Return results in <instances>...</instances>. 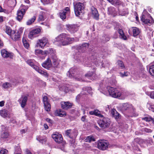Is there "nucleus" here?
<instances>
[{"mask_svg": "<svg viewBox=\"0 0 154 154\" xmlns=\"http://www.w3.org/2000/svg\"><path fill=\"white\" fill-rule=\"evenodd\" d=\"M8 151L4 149H2L0 151V154H6V153L8 152Z\"/></svg>", "mask_w": 154, "mask_h": 154, "instance_id": "680f3d73", "label": "nucleus"}, {"mask_svg": "<svg viewBox=\"0 0 154 154\" xmlns=\"http://www.w3.org/2000/svg\"><path fill=\"white\" fill-rule=\"evenodd\" d=\"M74 58L78 62H80L83 60V58L82 57L81 55L79 54H76L74 55Z\"/></svg>", "mask_w": 154, "mask_h": 154, "instance_id": "2f4dec72", "label": "nucleus"}, {"mask_svg": "<svg viewBox=\"0 0 154 154\" xmlns=\"http://www.w3.org/2000/svg\"><path fill=\"white\" fill-rule=\"evenodd\" d=\"M52 61V66L55 68H59L60 66L59 65V60L57 59L56 55L53 56L51 57Z\"/></svg>", "mask_w": 154, "mask_h": 154, "instance_id": "f3484780", "label": "nucleus"}, {"mask_svg": "<svg viewBox=\"0 0 154 154\" xmlns=\"http://www.w3.org/2000/svg\"><path fill=\"white\" fill-rule=\"evenodd\" d=\"M36 19V17L35 16H33V17L28 20L27 22H26V24L28 25H29L32 24L34 22L35 20Z\"/></svg>", "mask_w": 154, "mask_h": 154, "instance_id": "f704fd0d", "label": "nucleus"}, {"mask_svg": "<svg viewBox=\"0 0 154 154\" xmlns=\"http://www.w3.org/2000/svg\"><path fill=\"white\" fill-rule=\"evenodd\" d=\"M122 109L124 110H128L129 111L133 112L134 109L131 104L126 103L123 104Z\"/></svg>", "mask_w": 154, "mask_h": 154, "instance_id": "6ab92c4d", "label": "nucleus"}, {"mask_svg": "<svg viewBox=\"0 0 154 154\" xmlns=\"http://www.w3.org/2000/svg\"><path fill=\"white\" fill-rule=\"evenodd\" d=\"M67 76L71 78L75 79L79 81H82L81 75L78 74L77 69L74 67L71 68L66 74Z\"/></svg>", "mask_w": 154, "mask_h": 154, "instance_id": "7ed1b4c3", "label": "nucleus"}, {"mask_svg": "<svg viewBox=\"0 0 154 154\" xmlns=\"http://www.w3.org/2000/svg\"><path fill=\"white\" fill-rule=\"evenodd\" d=\"M74 8L76 16H78L84 13L85 7L83 3L80 2L74 3Z\"/></svg>", "mask_w": 154, "mask_h": 154, "instance_id": "20e7f679", "label": "nucleus"}, {"mask_svg": "<svg viewBox=\"0 0 154 154\" xmlns=\"http://www.w3.org/2000/svg\"><path fill=\"white\" fill-rule=\"evenodd\" d=\"M153 118L149 116H148L146 117L142 118V119L146 122H149L152 121Z\"/></svg>", "mask_w": 154, "mask_h": 154, "instance_id": "c9c22d12", "label": "nucleus"}, {"mask_svg": "<svg viewBox=\"0 0 154 154\" xmlns=\"http://www.w3.org/2000/svg\"><path fill=\"white\" fill-rule=\"evenodd\" d=\"M66 11H63L60 13V18L63 20L66 18Z\"/></svg>", "mask_w": 154, "mask_h": 154, "instance_id": "37998d69", "label": "nucleus"}, {"mask_svg": "<svg viewBox=\"0 0 154 154\" xmlns=\"http://www.w3.org/2000/svg\"><path fill=\"white\" fill-rule=\"evenodd\" d=\"M113 117H114L117 121H118L119 119H120L121 116L120 114L117 112V113L115 114Z\"/></svg>", "mask_w": 154, "mask_h": 154, "instance_id": "4d7b16f0", "label": "nucleus"}, {"mask_svg": "<svg viewBox=\"0 0 154 154\" xmlns=\"http://www.w3.org/2000/svg\"><path fill=\"white\" fill-rule=\"evenodd\" d=\"M46 121L48 122H49L51 124H52L53 122L49 118H47L46 119Z\"/></svg>", "mask_w": 154, "mask_h": 154, "instance_id": "774afa93", "label": "nucleus"}, {"mask_svg": "<svg viewBox=\"0 0 154 154\" xmlns=\"http://www.w3.org/2000/svg\"><path fill=\"white\" fill-rule=\"evenodd\" d=\"M12 86L11 84L8 82H6L4 83L2 85L3 87L5 89H8Z\"/></svg>", "mask_w": 154, "mask_h": 154, "instance_id": "a19ab883", "label": "nucleus"}, {"mask_svg": "<svg viewBox=\"0 0 154 154\" xmlns=\"http://www.w3.org/2000/svg\"><path fill=\"white\" fill-rule=\"evenodd\" d=\"M52 137L56 142L60 143L63 140V139L62 135L57 132H56L53 134Z\"/></svg>", "mask_w": 154, "mask_h": 154, "instance_id": "4468645a", "label": "nucleus"}, {"mask_svg": "<svg viewBox=\"0 0 154 154\" xmlns=\"http://www.w3.org/2000/svg\"><path fill=\"white\" fill-rule=\"evenodd\" d=\"M43 101L45 110L48 112L51 109V105L47 96H44L43 97Z\"/></svg>", "mask_w": 154, "mask_h": 154, "instance_id": "ddd939ff", "label": "nucleus"}, {"mask_svg": "<svg viewBox=\"0 0 154 154\" xmlns=\"http://www.w3.org/2000/svg\"><path fill=\"white\" fill-rule=\"evenodd\" d=\"M89 46V44L88 43H84L80 45L77 47V49L79 52H83L88 48Z\"/></svg>", "mask_w": 154, "mask_h": 154, "instance_id": "dca6fc26", "label": "nucleus"}, {"mask_svg": "<svg viewBox=\"0 0 154 154\" xmlns=\"http://www.w3.org/2000/svg\"><path fill=\"white\" fill-rule=\"evenodd\" d=\"M94 115L100 118L103 117V116L101 114L100 112L97 109L94 110Z\"/></svg>", "mask_w": 154, "mask_h": 154, "instance_id": "79ce46f5", "label": "nucleus"}, {"mask_svg": "<svg viewBox=\"0 0 154 154\" xmlns=\"http://www.w3.org/2000/svg\"><path fill=\"white\" fill-rule=\"evenodd\" d=\"M108 12L109 14L114 17L117 15V11L113 7H110L108 8Z\"/></svg>", "mask_w": 154, "mask_h": 154, "instance_id": "393cba45", "label": "nucleus"}, {"mask_svg": "<svg viewBox=\"0 0 154 154\" xmlns=\"http://www.w3.org/2000/svg\"><path fill=\"white\" fill-rule=\"evenodd\" d=\"M26 10L24 9H21L17 11V19L19 21H20L23 18V17L25 13Z\"/></svg>", "mask_w": 154, "mask_h": 154, "instance_id": "a211bd4d", "label": "nucleus"}, {"mask_svg": "<svg viewBox=\"0 0 154 154\" xmlns=\"http://www.w3.org/2000/svg\"><path fill=\"white\" fill-rule=\"evenodd\" d=\"M42 50L40 49H35V54L38 56H40V54Z\"/></svg>", "mask_w": 154, "mask_h": 154, "instance_id": "bf43d9fd", "label": "nucleus"}, {"mask_svg": "<svg viewBox=\"0 0 154 154\" xmlns=\"http://www.w3.org/2000/svg\"><path fill=\"white\" fill-rule=\"evenodd\" d=\"M36 139L40 143H45L47 141L46 138L45 136H37L36 137Z\"/></svg>", "mask_w": 154, "mask_h": 154, "instance_id": "7c9ffc66", "label": "nucleus"}, {"mask_svg": "<svg viewBox=\"0 0 154 154\" xmlns=\"http://www.w3.org/2000/svg\"><path fill=\"white\" fill-rule=\"evenodd\" d=\"M71 86H70V88H68V87L65 85H63L60 86L59 87V89L60 91L64 92L65 93H67L69 91H74V89H71Z\"/></svg>", "mask_w": 154, "mask_h": 154, "instance_id": "aec40b11", "label": "nucleus"}, {"mask_svg": "<svg viewBox=\"0 0 154 154\" xmlns=\"http://www.w3.org/2000/svg\"><path fill=\"white\" fill-rule=\"evenodd\" d=\"M48 52V54H53L51 57L53 56L56 55L55 54V51L52 48H49L48 50H46Z\"/></svg>", "mask_w": 154, "mask_h": 154, "instance_id": "c03bdc74", "label": "nucleus"}, {"mask_svg": "<svg viewBox=\"0 0 154 154\" xmlns=\"http://www.w3.org/2000/svg\"><path fill=\"white\" fill-rule=\"evenodd\" d=\"M140 33V30L138 28L135 27V37L136 35H139Z\"/></svg>", "mask_w": 154, "mask_h": 154, "instance_id": "052dcab7", "label": "nucleus"}, {"mask_svg": "<svg viewBox=\"0 0 154 154\" xmlns=\"http://www.w3.org/2000/svg\"><path fill=\"white\" fill-rule=\"evenodd\" d=\"M119 74L121 77H124L128 76L129 74V72L128 71L124 72V73L120 72L119 73Z\"/></svg>", "mask_w": 154, "mask_h": 154, "instance_id": "6e6d98bb", "label": "nucleus"}, {"mask_svg": "<svg viewBox=\"0 0 154 154\" xmlns=\"http://www.w3.org/2000/svg\"><path fill=\"white\" fill-rule=\"evenodd\" d=\"M70 130H67L66 131V134L68 136V137L71 138L72 137V136L71 135Z\"/></svg>", "mask_w": 154, "mask_h": 154, "instance_id": "e2e57ef3", "label": "nucleus"}, {"mask_svg": "<svg viewBox=\"0 0 154 154\" xmlns=\"http://www.w3.org/2000/svg\"><path fill=\"white\" fill-rule=\"evenodd\" d=\"M74 40V38L69 37L68 34L63 33L55 38L54 43L59 46H65L70 44L71 42Z\"/></svg>", "mask_w": 154, "mask_h": 154, "instance_id": "f257e3e1", "label": "nucleus"}, {"mask_svg": "<svg viewBox=\"0 0 154 154\" xmlns=\"http://www.w3.org/2000/svg\"><path fill=\"white\" fill-rule=\"evenodd\" d=\"M145 72L144 69L142 68L141 70L137 72L135 74L136 80H143V81L146 80L147 76Z\"/></svg>", "mask_w": 154, "mask_h": 154, "instance_id": "0eeeda50", "label": "nucleus"}, {"mask_svg": "<svg viewBox=\"0 0 154 154\" xmlns=\"http://www.w3.org/2000/svg\"><path fill=\"white\" fill-rule=\"evenodd\" d=\"M144 131L148 133H150L152 132V130H151L150 129L147 128H144Z\"/></svg>", "mask_w": 154, "mask_h": 154, "instance_id": "0e129e2a", "label": "nucleus"}, {"mask_svg": "<svg viewBox=\"0 0 154 154\" xmlns=\"http://www.w3.org/2000/svg\"><path fill=\"white\" fill-rule=\"evenodd\" d=\"M141 20L144 23L147 24L149 26L151 25L152 24L154 23V20L152 18L151 20H150L148 19H145L142 17Z\"/></svg>", "mask_w": 154, "mask_h": 154, "instance_id": "cd10ccee", "label": "nucleus"}, {"mask_svg": "<svg viewBox=\"0 0 154 154\" xmlns=\"http://www.w3.org/2000/svg\"><path fill=\"white\" fill-rule=\"evenodd\" d=\"M117 63L119 67H120L121 69H122L124 68L125 66L122 61L119 60L117 61Z\"/></svg>", "mask_w": 154, "mask_h": 154, "instance_id": "5fc2aeb1", "label": "nucleus"}, {"mask_svg": "<svg viewBox=\"0 0 154 154\" xmlns=\"http://www.w3.org/2000/svg\"><path fill=\"white\" fill-rule=\"evenodd\" d=\"M22 41L25 47L27 49L29 47V45L26 39L24 38H23L22 39Z\"/></svg>", "mask_w": 154, "mask_h": 154, "instance_id": "09e8293b", "label": "nucleus"}, {"mask_svg": "<svg viewBox=\"0 0 154 154\" xmlns=\"http://www.w3.org/2000/svg\"><path fill=\"white\" fill-rule=\"evenodd\" d=\"M55 115L61 117L64 116L66 115V113L65 111H62L61 110H57L55 112Z\"/></svg>", "mask_w": 154, "mask_h": 154, "instance_id": "c85d7f7f", "label": "nucleus"}, {"mask_svg": "<svg viewBox=\"0 0 154 154\" xmlns=\"http://www.w3.org/2000/svg\"><path fill=\"white\" fill-rule=\"evenodd\" d=\"M109 145V143L106 141L101 140L98 142V148L102 150H106L107 148Z\"/></svg>", "mask_w": 154, "mask_h": 154, "instance_id": "1a4fd4ad", "label": "nucleus"}, {"mask_svg": "<svg viewBox=\"0 0 154 154\" xmlns=\"http://www.w3.org/2000/svg\"><path fill=\"white\" fill-rule=\"evenodd\" d=\"M41 32V29L39 28L34 29L31 31L29 35V38L31 39H32L38 36V34Z\"/></svg>", "mask_w": 154, "mask_h": 154, "instance_id": "f8f14e48", "label": "nucleus"}, {"mask_svg": "<svg viewBox=\"0 0 154 154\" xmlns=\"http://www.w3.org/2000/svg\"><path fill=\"white\" fill-rule=\"evenodd\" d=\"M27 63L34 69L35 66H37L35 65L33 62V60H28L26 61Z\"/></svg>", "mask_w": 154, "mask_h": 154, "instance_id": "72a5a7b5", "label": "nucleus"}, {"mask_svg": "<svg viewBox=\"0 0 154 154\" xmlns=\"http://www.w3.org/2000/svg\"><path fill=\"white\" fill-rule=\"evenodd\" d=\"M111 123L110 119L107 117H104L97 121V123L100 127L102 129L109 128Z\"/></svg>", "mask_w": 154, "mask_h": 154, "instance_id": "39448f33", "label": "nucleus"}, {"mask_svg": "<svg viewBox=\"0 0 154 154\" xmlns=\"http://www.w3.org/2000/svg\"><path fill=\"white\" fill-rule=\"evenodd\" d=\"M106 88L108 91L109 95L113 97H124L126 96V93L119 88H114L108 86Z\"/></svg>", "mask_w": 154, "mask_h": 154, "instance_id": "f03ea898", "label": "nucleus"}, {"mask_svg": "<svg viewBox=\"0 0 154 154\" xmlns=\"http://www.w3.org/2000/svg\"><path fill=\"white\" fill-rule=\"evenodd\" d=\"M23 29L20 28L17 32L14 31L13 32L11 37V38L14 41L18 40L20 37V34L23 32Z\"/></svg>", "mask_w": 154, "mask_h": 154, "instance_id": "9b49d317", "label": "nucleus"}, {"mask_svg": "<svg viewBox=\"0 0 154 154\" xmlns=\"http://www.w3.org/2000/svg\"><path fill=\"white\" fill-rule=\"evenodd\" d=\"M34 69L38 73L41 75L45 76H48V75L47 73L46 72L42 70L41 69H40L39 67L38 66H35Z\"/></svg>", "mask_w": 154, "mask_h": 154, "instance_id": "c756f323", "label": "nucleus"}, {"mask_svg": "<svg viewBox=\"0 0 154 154\" xmlns=\"http://www.w3.org/2000/svg\"><path fill=\"white\" fill-rule=\"evenodd\" d=\"M97 54L95 53L91 57L90 59L89 60V63L91 62H92V63L93 64H95L96 66L98 65H100L101 63V62L100 61L99 58H97ZM91 64L89 63L88 61H85V65L86 66L90 67L91 66Z\"/></svg>", "mask_w": 154, "mask_h": 154, "instance_id": "423d86ee", "label": "nucleus"}, {"mask_svg": "<svg viewBox=\"0 0 154 154\" xmlns=\"http://www.w3.org/2000/svg\"><path fill=\"white\" fill-rule=\"evenodd\" d=\"M5 102L4 101L2 100L0 102V106L2 107L4 105Z\"/></svg>", "mask_w": 154, "mask_h": 154, "instance_id": "338daca9", "label": "nucleus"}, {"mask_svg": "<svg viewBox=\"0 0 154 154\" xmlns=\"http://www.w3.org/2000/svg\"><path fill=\"white\" fill-rule=\"evenodd\" d=\"M0 114L1 116L3 117H6L8 115V111L5 109L2 110L1 111Z\"/></svg>", "mask_w": 154, "mask_h": 154, "instance_id": "4c0bfd02", "label": "nucleus"}, {"mask_svg": "<svg viewBox=\"0 0 154 154\" xmlns=\"http://www.w3.org/2000/svg\"><path fill=\"white\" fill-rule=\"evenodd\" d=\"M48 43V38L46 37H44L41 39H38L37 41L35 47H39L42 49H43L45 45Z\"/></svg>", "mask_w": 154, "mask_h": 154, "instance_id": "6e6552de", "label": "nucleus"}, {"mask_svg": "<svg viewBox=\"0 0 154 154\" xmlns=\"http://www.w3.org/2000/svg\"><path fill=\"white\" fill-rule=\"evenodd\" d=\"M85 77L87 78H89V79H92L94 80L97 78V76L96 74L94 73V72H89L87 73V74L85 75Z\"/></svg>", "mask_w": 154, "mask_h": 154, "instance_id": "a878e982", "label": "nucleus"}, {"mask_svg": "<svg viewBox=\"0 0 154 154\" xmlns=\"http://www.w3.org/2000/svg\"><path fill=\"white\" fill-rule=\"evenodd\" d=\"M84 91H86L88 94H92V89L90 87H86L83 88Z\"/></svg>", "mask_w": 154, "mask_h": 154, "instance_id": "a18cd8bd", "label": "nucleus"}, {"mask_svg": "<svg viewBox=\"0 0 154 154\" xmlns=\"http://www.w3.org/2000/svg\"><path fill=\"white\" fill-rule=\"evenodd\" d=\"M27 100V97L25 96L22 97L18 100L22 108H24L26 105V103Z\"/></svg>", "mask_w": 154, "mask_h": 154, "instance_id": "412c9836", "label": "nucleus"}, {"mask_svg": "<svg viewBox=\"0 0 154 154\" xmlns=\"http://www.w3.org/2000/svg\"><path fill=\"white\" fill-rule=\"evenodd\" d=\"M66 26L67 29L72 33L76 32L79 29V26L76 24H67Z\"/></svg>", "mask_w": 154, "mask_h": 154, "instance_id": "9d476101", "label": "nucleus"}, {"mask_svg": "<svg viewBox=\"0 0 154 154\" xmlns=\"http://www.w3.org/2000/svg\"><path fill=\"white\" fill-rule=\"evenodd\" d=\"M14 31L12 30L9 27H6V32L11 37V34L12 33H13V32H14Z\"/></svg>", "mask_w": 154, "mask_h": 154, "instance_id": "ea45409f", "label": "nucleus"}, {"mask_svg": "<svg viewBox=\"0 0 154 154\" xmlns=\"http://www.w3.org/2000/svg\"><path fill=\"white\" fill-rule=\"evenodd\" d=\"M149 71L150 75L154 76V65L150 66Z\"/></svg>", "mask_w": 154, "mask_h": 154, "instance_id": "58836bf2", "label": "nucleus"}, {"mask_svg": "<svg viewBox=\"0 0 154 154\" xmlns=\"http://www.w3.org/2000/svg\"><path fill=\"white\" fill-rule=\"evenodd\" d=\"M134 27H132L128 30V32L131 35L133 34V36L135 37V29Z\"/></svg>", "mask_w": 154, "mask_h": 154, "instance_id": "3c124183", "label": "nucleus"}, {"mask_svg": "<svg viewBox=\"0 0 154 154\" xmlns=\"http://www.w3.org/2000/svg\"><path fill=\"white\" fill-rule=\"evenodd\" d=\"M62 108L64 109H67L71 108L72 103L69 102H62L61 103Z\"/></svg>", "mask_w": 154, "mask_h": 154, "instance_id": "4be33fe9", "label": "nucleus"}, {"mask_svg": "<svg viewBox=\"0 0 154 154\" xmlns=\"http://www.w3.org/2000/svg\"><path fill=\"white\" fill-rule=\"evenodd\" d=\"M8 134L7 132L4 131L2 132L1 135V138H6L8 137Z\"/></svg>", "mask_w": 154, "mask_h": 154, "instance_id": "603ef678", "label": "nucleus"}, {"mask_svg": "<svg viewBox=\"0 0 154 154\" xmlns=\"http://www.w3.org/2000/svg\"><path fill=\"white\" fill-rule=\"evenodd\" d=\"M128 13V12L126 10L123 9L119 12V14L121 16H125Z\"/></svg>", "mask_w": 154, "mask_h": 154, "instance_id": "864d4df0", "label": "nucleus"}, {"mask_svg": "<svg viewBox=\"0 0 154 154\" xmlns=\"http://www.w3.org/2000/svg\"><path fill=\"white\" fill-rule=\"evenodd\" d=\"M115 29L116 30L118 29V32L120 35V38L124 40H126L127 38L125 35H124L123 31L119 27L117 28L115 26Z\"/></svg>", "mask_w": 154, "mask_h": 154, "instance_id": "bb28decb", "label": "nucleus"}, {"mask_svg": "<svg viewBox=\"0 0 154 154\" xmlns=\"http://www.w3.org/2000/svg\"><path fill=\"white\" fill-rule=\"evenodd\" d=\"M8 2L11 7L15 6L16 4V0H9Z\"/></svg>", "mask_w": 154, "mask_h": 154, "instance_id": "de8ad7c7", "label": "nucleus"}, {"mask_svg": "<svg viewBox=\"0 0 154 154\" xmlns=\"http://www.w3.org/2000/svg\"><path fill=\"white\" fill-rule=\"evenodd\" d=\"M51 60H52L51 58H48L42 64V66L46 69H49L52 66Z\"/></svg>", "mask_w": 154, "mask_h": 154, "instance_id": "2eb2a0df", "label": "nucleus"}, {"mask_svg": "<svg viewBox=\"0 0 154 154\" xmlns=\"http://www.w3.org/2000/svg\"><path fill=\"white\" fill-rule=\"evenodd\" d=\"M45 18L44 16V14H43V12H42L41 13V14L39 15L38 20L39 21H42L44 20Z\"/></svg>", "mask_w": 154, "mask_h": 154, "instance_id": "49530a36", "label": "nucleus"}, {"mask_svg": "<svg viewBox=\"0 0 154 154\" xmlns=\"http://www.w3.org/2000/svg\"><path fill=\"white\" fill-rule=\"evenodd\" d=\"M91 9L93 18L96 20H98L99 18V15L97 9L94 7H92L91 8Z\"/></svg>", "mask_w": 154, "mask_h": 154, "instance_id": "b1692460", "label": "nucleus"}, {"mask_svg": "<svg viewBox=\"0 0 154 154\" xmlns=\"http://www.w3.org/2000/svg\"><path fill=\"white\" fill-rule=\"evenodd\" d=\"M53 0H41V2L44 4H47L52 3Z\"/></svg>", "mask_w": 154, "mask_h": 154, "instance_id": "8fccbe9b", "label": "nucleus"}, {"mask_svg": "<svg viewBox=\"0 0 154 154\" xmlns=\"http://www.w3.org/2000/svg\"><path fill=\"white\" fill-rule=\"evenodd\" d=\"M150 97L151 98L154 99V91L150 93Z\"/></svg>", "mask_w": 154, "mask_h": 154, "instance_id": "69168bd1", "label": "nucleus"}, {"mask_svg": "<svg viewBox=\"0 0 154 154\" xmlns=\"http://www.w3.org/2000/svg\"><path fill=\"white\" fill-rule=\"evenodd\" d=\"M48 54V52L47 51H43L42 50L40 54V56H39L41 57L42 59H44L46 56L47 54Z\"/></svg>", "mask_w": 154, "mask_h": 154, "instance_id": "e433bc0d", "label": "nucleus"}, {"mask_svg": "<svg viewBox=\"0 0 154 154\" xmlns=\"http://www.w3.org/2000/svg\"><path fill=\"white\" fill-rule=\"evenodd\" d=\"M117 111L115 109H112L110 111V115H111L112 117L114 116V114L117 113Z\"/></svg>", "mask_w": 154, "mask_h": 154, "instance_id": "13d9d810", "label": "nucleus"}, {"mask_svg": "<svg viewBox=\"0 0 154 154\" xmlns=\"http://www.w3.org/2000/svg\"><path fill=\"white\" fill-rule=\"evenodd\" d=\"M1 54L2 57L4 58L10 57L12 58L13 56L12 54L7 51L5 49H3L1 51Z\"/></svg>", "mask_w": 154, "mask_h": 154, "instance_id": "5701e85b", "label": "nucleus"}, {"mask_svg": "<svg viewBox=\"0 0 154 154\" xmlns=\"http://www.w3.org/2000/svg\"><path fill=\"white\" fill-rule=\"evenodd\" d=\"M85 141L86 142H91V141H94L95 140L94 137L91 135L87 137L85 139Z\"/></svg>", "mask_w": 154, "mask_h": 154, "instance_id": "473e14b6", "label": "nucleus"}]
</instances>
